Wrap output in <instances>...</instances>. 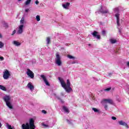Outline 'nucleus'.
I'll use <instances>...</instances> for the list:
<instances>
[{"mask_svg":"<svg viewBox=\"0 0 129 129\" xmlns=\"http://www.w3.org/2000/svg\"><path fill=\"white\" fill-rule=\"evenodd\" d=\"M54 96H56V94H54Z\"/></svg>","mask_w":129,"mask_h":129,"instance_id":"nucleus-54","label":"nucleus"},{"mask_svg":"<svg viewBox=\"0 0 129 129\" xmlns=\"http://www.w3.org/2000/svg\"><path fill=\"white\" fill-rule=\"evenodd\" d=\"M113 11L114 13L116 14H115V17L116 18V23H117V27H119L120 26V24H119V9L118 8H114L113 9Z\"/></svg>","mask_w":129,"mask_h":129,"instance_id":"nucleus-2","label":"nucleus"},{"mask_svg":"<svg viewBox=\"0 0 129 129\" xmlns=\"http://www.w3.org/2000/svg\"><path fill=\"white\" fill-rule=\"evenodd\" d=\"M110 42L111 43V44H115V43H116V40L111 39H110Z\"/></svg>","mask_w":129,"mask_h":129,"instance_id":"nucleus-23","label":"nucleus"},{"mask_svg":"<svg viewBox=\"0 0 129 129\" xmlns=\"http://www.w3.org/2000/svg\"><path fill=\"white\" fill-rule=\"evenodd\" d=\"M102 35H103V36L106 35V32L105 31V30H102Z\"/></svg>","mask_w":129,"mask_h":129,"instance_id":"nucleus-33","label":"nucleus"},{"mask_svg":"<svg viewBox=\"0 0 129 129\" xmlns=\"http://www.w3.org/2000/svg\"><path fill=\"white\" fill-rule=\"evenodd\" d=\"M118 123L119 124H120V125H123L124 126H126L127 128H128V125H127V123H125V122L122 120H120L118 121Z\"/></svg>","mask_w":129,"mask_h":129,"instance_id":"nucleus-13","label":"nucleus"},{"mask_svg":"<svg viewBox=\"0 0 129 129\" xmlns=\"http://www.w3.org/2000/svg\"><path fill=\"white\" fill-rule=\"evenodd\" d=\"M67 122L69 123L70 124H71V121H70L69 119H67Z\"/></svg>","mask_w":129,"mask_h":129,"instance_id":"nucleus-39","label":"nucleus"},{"mask_svg":"<svg viewBox=\"0 0 129 129\" xmlns=\"http://www.w3.org/2000/svg\"><path fill=\"white\" fill-rule=\"evenodd\" d=\"M127 66H128L129 67V61L127 62Z\"/></svg>","mask_w":129,"mask_h":129,"instance_id":"nucleus-48","label":"nucleus"},{"mask_svg":"<svg viewBox=\"0 0 129 129\" xmlns=\"http://www.w3.org/2000/svg\"><path fill=\"white\" fill-rule=\"evenodd\" d=\"M0 89L4 90V91H7V89L5 88V87L2 85H0Z\"/></svg>","mask_w":129,"mask_h":129,"instance_id":"nucleus-21","label":"nucleus"},{"mask_svg":"<svg viewBox=\"0 0 129 129\" xmlns=\"http://www.w3.org/2000/svg\"><path fill=\"white\" fill-rule=\"evenodd\" d=\"M17 31L16 30H14L12 34H11V36H14V35H15V34H16Z\"/></svg>","mask_w":129,"mask_h":129,"instance_id":"nucleus-34","label":"nucleus"},{"mask_svg":"<svg viewBox=\"0 0 129 129\" xmlns=\"http://www.w3.org/2000/svg\"><path fill=\"white\" fill-rule=\"evenodd\" d=\"M58 80H59L62 87H63V88H64V89H65L66 91H67V90H68V89L67 88L66 83H65L63 80H61V78L60 77L58 78Z\"/></svg>","mask_w":129,"mask_h":129,"instance_id":"nucleus-6","label":"nucleus"},{"mask_svg":"<svg viewBox=\"0 0 129 129\" xmlns=\"http://www.w3.org/2000/svg\"><path fill=\"white\" fill-rule=\"evenodd\" d=\"M3 99L6 102L7 106H8L9 108H10L11 109H13L14 108V106L12 105V103H11L10 102L11 97H10V96L6 95L4 96Z\"/></svg>","mask_w":129,"mask_h":129,"instance_id":"nucleus-1","label":"nucleus"},{"mask_svg":"<svg viewBox=\"0 0 129 129\" xmlns=\"http://www.w3.org/2000/svg\"><path fill=\"white\" fill-rule=\"evenodd\" d=\"M61 50H64V49H65L64 47H60Z\"/></svg>","mask_w":129,"mask_h":129,"instance_id":"nucleus-46","label":"nucleus"},{"mask_svg":"<svg viewBox=\"0 0 129 129\" xmlns=\"http://www.w3.org/2000/svg\"><path fill=\"white\" fill-rule=\"evenodd\" d=\"M18 2H21L22 0H17Z\"/></svg>","mask_w":129,"mask_h":129,"instance_id":"nucleus-53","label":"nucleus"},{"mask_svg":"<svg viewBox=\"0 0 129 129\" xmlns=\"http://www.w3.org/2000/svg\"><path fill=\"white\" fill-rule=\"evenodd\" d=\"M4 59L5 58H4V57L0 56V60H1V61H4Z\"/></svg>","mask_w":129,"mask_h":129,"instance_id":"nucleus-36","label":"nucleus"},{"mask_svg":"<svg viewBox=\"0 0 129 129\" xmlns=\"http://www.w3.org/2000/svg\"><path fill=\"white\" fill-rule=\"evenodd\" d=\"M41 78L44 81V83H45V84L47 86H50V84L49 83V82H48V81L47 80V79L46 78V77L45 76V75H41Z\"/></svg>","mask_w":129,"mask_h":129,"instance_id":"nucleus-11","label":"nucleus"},{"mask_svg":"<svg viewBox=\"0 0 129 129\" xmlns=\"http://www.w3.org/2000/svg\"><path fill=\"white\" fill-rule=\"evenodd\" d=\"M22 128L23 129H31L32 127H31V126H30L28 122H27L26 124H23L22 125Z\"/></svg>","mask_w":129,"mask_h":129,"instance_id":"nucleus-12","label":"nucleus"},{"mask_svg":"<svg viewBox=\"0 0 129 129\" xmlns=\"http://www.w3.org/2000/svg\"><path fill=\"white\" fill-rule=\"evenodd\" d=\"M92 110L94 111V112H98L99 113V110L98 109L95 108H93Z\"/></svg>","mask_w":129,"mask_h":129,"instance_id":"nucleus-27","label":"nucleus"},{"mask_svg":"<svg viewBox=\"0 0 129 129\" xmlns=\"http://www.w3.org/2000/svg\"><path fill=\"white\" fill-rule=\"evenodd\" d=\"M62 6L63 9H66V10H69L70 4L69 3H67L66 4H62Z\"/></svg>","mask_w":129,"mask_h":129,"instance_id":"nucleus-15","label":"nucleus"},{"mask_svg":"<svg viewBox=\"0 0 129 129\" xmlns=\"http://www.w3.org/2000/svg\"><path fill=\"white\" fill-rule=\"evenodd\" d=\"M119 34H121V30L120 29H119Z\"/></svg>","mask_w":129,"mask_h":129,"instance_id":"nucleus-45","label":"nucleus"},{"mask_svg":"<svg viewBox=\"0 0 129 129\" xmlns=\"http://www.w3.org/2000/svg\"><path fill=\"white\" fill-rule=\"evenodd\" d=\"M55 63L58 66H60L62 62H61V56L59 54V52L56 53Z\"/></svg>","mask_w":129,"mask_h":129,"instance_id":"nucleus-4","label":"nucleus"},{"mask_svg":"<svg viewBox=\"0 0 129 129\" xmlns=\"http://www.w3.org/2000/svg\"><path fill=\"white\" fill-rule=\"evenodd\" d=\"M71 84L70 83V81L69 80H67V87L68 90H67V92L69 93L72 90V88L70 87Z\"/></svg>","mask_w":129,"mask_h":129,"instance_id":"nucleus-8","label":"nucleus"},{"mask_svg":"<svg viewBox=\"0 0 129 129\" xmlns=\"http://www.w3.org/2000/svg\"><path fill=\"white\" fill-rule=\"evenodd\" d=\"M35 120H34V119L33 118H31L29 119V125L30 126V129H35L36 128V126H35Z\"/></svg>","mask_w":129,"mask_h":129,"instance_id":"nucleus-5","label":"nucleus"},{"mask_svg":"<svg viewBox=\"0 0 129 129\" xmlns=\"http://www.w3.org/2000/svg\"><path fill=\"white\" fill-rule=\"evenodd\" d=\"M60 35L61 34H59V33H56V36H57V37H60Z\"/></svg>","mask_w":129,"mask_h":129,"instance_id":"nucleus-42","label":"nucleus"},{"mask_svg":"<svg viewBox=\"0 0 129 129\" xmlns=\"http://www.w3.org/2000/svg\"><path fill=\"white\" fill-rule=\"evenodd\" d=\"M46 44L47 45H49L50 44V37H47L46 39Z\"/></svg>","mask_w":129,"mask_h":129,"instance_id":"nucleus-30","label":"nucleus"},{"mask_svg":"<svg viewBox=\"0 0 129 129\" xmlns=\"http://www.w3.org/2000/svg\"><path fill=\"white\" fill-rule=\"evenodd\" d=\"M35 4H36V5H39V1H38V0L36 1Z\"/></svg>","mask_w":129,"mask_h":129,"instance_id":"nucleus-41","label":"nucleus"},{"mask_svg":"<svg viewBox=\"0 0 129 129\" xmlns=\"http://www.w3.org/2000/svg\"><path fill=\"white\" fill-rule=\"evenodd\" d=\"M104 102H105L106 103H109V104H113V101L111 99H104L103 100Z\"/></svg>","mask_w":129,"mask_h":129,"instance_id":"nucleus-14","label":"nucleus"},{"mask_svg":"<svg viewBox=\"0 0 129 129\" xmlns=\"http://www.w3.org/2000/svg\"><path fill=\"white\" fill-rule=\"evenodd\" d=\"M23 28L24 25H21L19 26V29L17 32V34H18V35H21V34L23 33V32H24V30L23 29Z\"/></svg>","mask_w":129,"mask_h":129,"instance_id":"nucleus-10","label":"nucleus"},{"mask_svg":"<svg viewBox=\"0 0 129 129\" xmlns=\"http://www.w3.org/2000/svg\"><path fill=\"white\" fill-rule=\"evenodd\" d=\"M11 76V72L8 70H5L3 72V78L5 80H8L9 78Z\"/></svg>","mask_w":129,"mask_h":129,"instance_id":"nucleus-3","label":"nucleus"},{"mask_svg":"<svg viewBox=\"0 0 129 129\" xmlns=\"http://www.w3.org/2000/svg\"><path fill=\"white\" fill-rule=\"evenodd\" d=\"M68 58H69V59H75V57H74L71 55H68Z\"/></svg>","mask_w":129,"mask_h":129,"instance_id":"nucleus-31","label":"nucleus"},{"mask_svg":"<svg viewBox=\"0 0 129 129\" xmlns=\"http://www.w3.org/2000/svg\"><path fill=\"white\" fill-rule=\"evenodd\" d=\"M24 22H25V18L24 17H22L20 20V24H22V25H23Z\"/></svg>","mask_w":129,"mask_h":129,"instance_id":"nucleus-28","label":"nucleus"},{"mask_svg":"<svg viewBox=\"0 0 129 129\" xmlns=\"http://www.w3.org/2000/svg\"><path fill=\"white\" fill-rule=\"evenodd\" d=\"M25 12H26V13H28V12H29V9H26L25 10Z\"/></svg>","mask_w":129,"mask_h":129,"instance_id":"nucleus-43","label":"nucleus"},{"mask_svg":"<svg viewBox=\"0 0 129 129\" xmlns=\"http://www.w3.org/2000/svg\"><path fill=\"white\" fill-rule=\"evenodd\" d=\"M62 109L66 113H69V112H70V111H69V109H68V108H67V107H66V106H62Z\"/></svg>","mask_w":129,"mask_h":129,"instance_id":"nucleus-18","label":"nucleus"},{"mask_svg":"<svg viewBox=\"0 0 129 129\" xmlns=\"http://www.w3.org/2000/svg\"><path fill=\"white\" fill-rule=\"evenodd\" d=\"M111 118H112V119H113V120H115L116 119V117H115L114 116H112Z\"/></svg>","mask_w":129,"mask_h":129,"instance_id":"nucleus-37","label":"nucleus"},{"mask_svg":"<svg viewBox=\"0 0 129 129\" xmlns=\"http://www.w3.org/2000/svg\"><path fill=\"white\" fill-rule=\"evenodd\" d=\"M36 20L37 22H40V21H41V18L40 17V16L39 15L36 16Z\"/></svg>","mask_w":129,"mask_h":129,"instance_id":"nucleus-24","label":"nucleus"},{"mask_svg":"<svg viewBox=\"0 0 129 129\" xmlns=\"http://www.w3.org/2000/svg\"><path fill=\"white\" fill-rule=\"evenodd\" d=\"M3 26L5 28H9V24L6 23V22H4Z\"/></svg>","mask_w":129,"mask_h":129,"instance_id":"nucleus-26","label":"nucleus"},{"mask_svg":"<svg viewBox=\"0 0 129 129\" xmlns=\"http://www.w3.org/2000/svg\"><path fill=\"white\" fill-rule=\"evenodd\" d=\"M76 63V61H72V62H71V64H75Z\"/></svg>","mask_w":129,"mask_h":129,"instance_id":"nucleus-44","label":"nucleus"},{"mask_svg":"<svg viewBox=\"0 0 129 129\" xmlns=\"http://www.w3.org/2000/svg\"><path fill=\"white\" fill-rule=\"evenodd\" d=\"M31 1L32 0H27L25 3V5L28 6V5H30V4H31Z\"/></svg>","mask_w":129,"mask_h":129,"instance_id":"nucleus-25","label":"nucleus"},{"mask_svg":"<svg viewBox=\"0 0 129 129\" xmlns=\"http://www.w3.org/2000/svg\"><path fill=\"white\" fill-rule=\"evenodd\" d=\"M13 44L14 45H15V46H20L21 45V43H20L17 41H13Z\"/></svg>","mask_w":129,"mask_h":129,"instance_id":"nucleus-20","label":"nucleus"},{"mask_svg":"<svg viewBox=\"0 0 129 129\" xmlns=\"http://www.w3.org/2000/svg\"><path fill=\"white\" fill-rule=\"evenodd\" d=\"M54 126V124H52V126H50V127H52V126Z\"/></svg>","mask_w":129,"mask_h":129,"instance_id":"nucleus-52","label":"nucleus"},{"mask_svg":"<svg viewBox=\"0 0 129 129\" xmlns=\"http://www.w3.org/2000/svg\"><path fill=\"white\" fill-rule=\"evenodd\" d=\"M2 123H1L0 122V127H2Z\"/></svg>","mask_w":129,"mask_h":129,"instance_id":"nucleus-49","label":"nucleus"},{"mask_svg":"<svg viewBox=\"0 0 129 129\" xmlns=\"http://www.w3.org/2000/svg\"><path fill=\"white\" fill-rule=\"evenodd\" d=\"M111 89V87H109L106 89H103L102 91H109Z\"/></svg>","mask_w":129,"mask_h":129,"instance_id":"nucleus-29","label":"nucleus"},{"mask_svg":"<svg viewBox=\"0 0 129 129\" xmlns=\"http://www.w3.org/2000/svg\"><path fill=\"white\" fill-rule=\"evenodd\" d=\"M91 34L94 38H96V39H98V40H100V35H98V32H97L96 31H94Z\"/></svg>","mask_w":129,"mask_h":129,"instance_id":"nucleus-9","label":"nucleus"},{"mask_svg":"<svg viewBox=\"0 0 129 129\" xmlns=\"http://www.w3.org/2000/svg\"><path fill=\"white\" fill-rule=\"evenodd\" d=\"M2 34L0 33V38H2Z\"/></svg>","mask_w":129,"mask_h":129,"instance_id":"nucleus-51","label":"nucleus"},{"mask_svg":"<svg viewBox=\"0 0 129 129\" xmlns=\"http://www.w3.org/2000/svg\"><path fill=\"white\" fill-rule=\"evenodd\" d=\"M56 97L57 99H58V100L60 101V102H61L62 104L64 103V101H63V100H62V99H61V98H60V97L56 96Z\"/></svg>","mask_w":129,"mask_h":129,"instance_id":"nucleus-22","label":"nucleus"},{"mask_svg":"<svg viewBox=\"0 0 129 129\" xmlns=\"http://www.w3.org/2000/svg\"><path fill=\"white\" fill-rule=\"evenodd\" d=\"M71 3H72V2H74V0H70Z\"/></svg>","mask_w":129,"mask_h":129,"instance_id":"nucleus-50","label":"nucleus"},{"mask_svg":"<svg viewBox=\"0 0 129 129\" xmlns=\"http://www.w3.org/2000/svg\"><path fill=\"white\" fill-rule=\"evenodd\" d=\"M4 46H5V44H4V43H3V42L2 41H0V48L4 47Z\"/></svg>","mask_w":129,"mask_h":129,"instance_id":"nucleus-32","label":"nucleus"},{"mask_svg":"<svg viewBox=\"0 0 129 129\" xmlns=\"http://www.w3.org/2000/svg\"><path fill=\"white\" fill-rule=\"evenodd\" d=\"M27 86L28 87V88H29V89L31 90V91H33L34 89V87L33 86V85H32V83L29 82L28 85Z\"/></svg>","mask_w":129,"mask_h":129,"instance_id":"nucleus-16","label":"nucleus"},{"mask_svg":"<svg viewBox=\"0 0 129 129\" xmlns=\"http://www.w3.org/2000/svg\"><path fill=\"white\" fill-rule=\"evenodd\" d=\"M42 113H44V114H46V113H47V111L45 110H42Z\"/></svg>","mask_w":129,"mask_h":129,"instance_id":"nucleus-35","label":"nucleus"},{"mask_svg":"<svg viewBox=\"0 0 129 129\" xmlns=\"http://www.w3.org/2000/svg\"><path fill=\"white\" fill-rule=\"evenodd\" d=\"M100 12L101 14H107V13H108V10L107 9H106L105 10H103V8H102V6H101V9H100Z\"/></svg>","mask_w":129,"mask_h":129,"instance_id":"nucleus-17","label":"nucleus"},{"mask_svg":"<svg viewBox=\"0 0 129 129\" xmlns=\"http://www.w3.org/2000/svg\"><path fill=\"white\" fill-rule=\"evenodd\" d=\"M27 70L26 72L27 75H28V76H29V77H30V78L33 79V78H34V73H33L32 71H31V70H30L29 69H27Z\"/></svg>","mask_w":129,"mask_h":129,"instance_id":"nucleus-7","label":"nucleus"},{"mask_svg":"<svg viewBox=\"0 0 129 129\" xmlns=\"http://www.w3.org/2000/svg\"><path fill=\"white\" fill-rule=\"evenodd\" d=\"M6 126H7V128H8V129H15L14 126H12V125L9 124V123H7Z\"/></svg>","mask_w":129,"mask_h":129,"instance_id":"nucleus-19","label":"nucleus"},{"mask_svg":"<svg viewBox=\"0 0 129 129\" xmlns=\"http://www.w3.org/2000/svg\"><path fill=\"white\" fill-rule=\"evenodd\" d=\"M109 76H110L111 75H112V74L111 73H109L108 74Z\"/></svg>","mask_w":129,"mask_h":129,"instance_id":"nucleus-47","label":"nucleus"},{"mask_svg":"<svg viewBox=\"0 0 129 129\" xmlns=\"http://www.w3.org/2000/svg\"><path fill=\"white\" fill-rule=\"evenodd\" d=\"M107 106H108L106 104L104 105V108L106 110H107Z\"/></svg>","mask_w":129,"mask_h":129,"instance_id":"nucleus-38","label":"nucleus"},{"mask_svg":"<svg viewBox=\"0 0 129 129\" xmlns=\"http://www.w3.org/2000/svg\"><path fill=\"white\" fill-rule=\"evenodd\" d=\"M42 125H43V126H45L46 127H48V125L45 124V123H43Z\"/></svg>","mask_w":129,"mask_h":129,"instance_id":"nucleus-40","label":"nucleus"}]
</instances>
